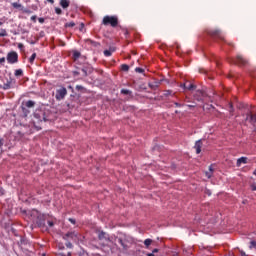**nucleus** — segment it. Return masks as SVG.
Instances as JSON below:
<instances>
[{"label":"nucleus","mask_w":256,"mask_h":256,"mask_svg":"<svg viewBox=\"0 0 256 256\" xmlns=\"http://www.w3.org/2000/svg\"><path fill=\"white\" fill-rule=\"evenodd\" d=\"M121 69H122V71H129V65L123 64V65L121 66Z\"/></svg>","instance_id":"b1692460"},{"label":"nucleus","mask_w":256,"mask_h":256,"mask_svg":"<svg viewBox=\"0 0 256 256\" xmlns=\"http://www.w3.org/2000/svg\"><path fill=\"white\" fill-rule=\"evenodd\" d=\"M234 63H236L237 65H245V60H244L243 56L238 55L236 58V61H234Z\"/></svg>","instance_id":"f8f14e48"},{"label":"nucleus","mask_w":256,"mask_h":256,"mask_svg":"<svg viewBox=\"0 0 256 256\" xmlns=\"http://www.w3.org/2000/svg\"><path fill=\"white\" fill-rule=\"evenodd\" d=\"M18 59H19V55L17 54V52H10L7 55L8 63H11V64L17 63Z\"/></svg>","instance_id":"20e7f679"},{"label":"nucleus","mask_w":256,"mask_h":256,"mask_svg":"<svg viewBox=\"0 0 256 256\" xmlns=\"http://www.w3.org/2000/svg\"><path fill=\"white\" fill-rule=\"evenodd\" d=\"M188 107H195L194 105H188Z\"/></svg>","instance_id":"3c124183"},{"label":"nucleus","mask_w":256,"mask_h":256,"mask_svg":"<svg viewBox=\"0 0 256 256\" xmlns=\"http://www.w3.org/2000/svg\"><path fill=\"white\" fill-rule=\"evenodd\" d=\"M113 53H115V48H110L109 50L104 51L105 57H111V55H113Z\"/></svg>","instance_id":"ddd939ff"},{"label":"nucleus","mask_w":256,"mask_h":256,"mask_svg":"<svg viewBox=\"0 0 256 256\" xmlns=\"http://www.w3.org/2000/svg\"><path fill=\"white\" fill-rule=\"evenodd\" d=\"M107 237H105V232H101L99 234V239H106Z\"/></svg>","instance_id":"a878e982"},{"label":"nucleus","mask_w":256,"mask_h":256,"mask_svg":"<svg viewBox=\"0 0 256 256\" xmlns=\"http://www.w3.org/2000/svg\"><path fill=\"white\" fill-rule=\"evenodd\" d=\"M175 105H176V107H181V104H179V103H175Z\"/></svg>","instance_id":"de8ad7c7"},{"label":"nucleus","mask_w":256,"mask_h":256,"mask_svg":"<svg viewBox=\"0 0 256 256\" xmlns=\"http://www.w3.org/2000/svg\"><path fill=\"white\" fill-rule=\"evenodd\" d=\"M3 89L4 90L11 89V82H7L6 84H4Z\"/></svg>","instance_id":"4be33fe9"},{"label":"nucleus","mask_w":256,"mask_h":256,"mask_svg":"<svg viewBox=\"0 0 256 256\" xmlns=\"http://www.w3.org/2000/svg\"><path fill=\"white\" fill-rule=\"evenodd\" d=\"M65 27L66 28L75 27L74 31H80L81 33H83V31L85 29V24L80 23V24L77 25L75 22H67L65 24Z\"/></svg>","instance_id":"7ed1b4c3"},{"label":"nucleus","mask_w":256,"mask_h":256,"mask_svg":"<svg viewBox=\"0 0 256 256\" xmlns=\"http://www.w3.org/2000/svg\"><path fill=\"white\" fill-rule=\"evenodd\" d=\"M22 11H23V13H27V14H31V13H32V11L29 10V9H23V8H22Z\"/></svg>","instance_id":"cd10ccee"},{"label":"nucleus","mask_w":256,"mask_h":256,"mask_svg":"<svg viewBox=\"0 0 256 256\" xmlns=\"http://www.w3.org/2000/svg\"><path fill=\"white\" fill-rule=\"evenodd\" d=\"M70 221H71L72 223H75V221H73L72 219H70Z\"/></svg>","instance_id":"603ef678"},{"label":"nucleus","mask_w":256,"mask_h":256,"mask_svg":"<svg viewBox=\"0 0 256 256\" xmlns=\"http://www.w3.org/2000/svg\"><path fill=\"white\" fill-rule=\"evenodd\" d=\"M213 33H221V30L216 29V30L213 31Z\"/></svg>","instance_id":"e433bc0d"},{"label":"nucleus","mask_w":256,"mask_h":256,"mask_svg":"<svg viewBox=\"0 0 256 256\" xmlns=\"http://www.w3.org/2000/svg\"><path fill=\"white\" fill-rule=\"evenodd\" d=\"M66 245H67V247H69V248L73 247V245H72L71 243H67Z\"/></svg>","instance_id":"a19ab883"},{"label":"nucleus","mask_w":256,"mask_h":256,"mask_svg":"<svg viewBox=\"0 0 256 256\" xmlns=\"http://www.w3.org/2000/svg\"><path fill=\"white\" fill-rule=\"evenodd\" d=\"M135 71H136V73H143V69L142 68H136Z\"/></svg>","instance_id":"c756f323"},{"label":"nucleus","mask_w":256,"mask_h":256,"mask_svg":"<svg viewBox=\"0 0 256 256\" xmlns=\"http://www.w3.org/2000/svg\"><path fill=\"white\" fill-rule=\"evenodd\" d=\"M240 256H247V254H245V252H240Z\"/></svg>","instance_id":"79ce46f5"},{"label":"nucleus","mask_w":256,"mask_h":256,"mask_svg":"<svg viewBox=\"0 0 256 256\" xmlns=\"http://www.w3.org/2000/svg\"><path fill=\"white\" fill-rule=\"evenodd\" d=\"M12 7H14L15 9H21L22 5L19 4V3H17V2H14V3L12 4Z\"/></svg>","instance_id":"6ab92c4d"},{"label":"nucleus","mask_w":256,"mask_h":256,"mask_svg":"<svg viewBox=\"0 0 256 256\" xmlns=\"http://www.w3.org/2000/svg\"><path fill=\"white\" fill-rule=\"evenodd\" d=\"M125 32H126V33H129V30H128V29H126V30H125Z\"/></svg>","instance_id":"8fccbe9b"},{"label":"nucleus","mask_w":256,"mask_h":256,"mask_svg":"<svg viewBox=\"0 0 256 256\" xmlns=\"http://www.w3.org/2000/svg\"><path fill=\"white\" fill-rule=\"evenodd\" d=\"M65 95H67V89L66 88H60L56 91V99L57 101H61L65 99Z\"/></svg>","instance_id":"39448f33"},{"label":"nucleus","mask_w":256,"mask_h":256,"mask_svg":"<svg viewBox=\"0 0 256 256\" xmlns=\"http://www.w3.org/2000/svg\"><path fill=\"white\" fill-rule=\"evenodd\" d=\"M0 25H3V22H0Z\"/></svg>","instance_id":"864d4df0"},{"label":"nucleus","mask_w":256,"mask_h":256,"mask_svg":"<svg viewBox=\"0 0 256 256\" xmlns=\"http://www.w3.org/2000/svg\"><path fill=\"white\" fill-rule=\"evenodd\" d=\"M79 237H81V235L75 232H70L64 235V239H72V241H79Z\"/></svg>","instance_id":"423d86ee"},{"label":"nucleus","mask_w":256,"mask_h":256,"mask_svg":"<svg viewBox=\"0 0 256 256\" xmlns=\"http://www.w3.org/2000/svg\"><path fill=\"white\" fill-rule=\"evenodd\" d=\"M73 57H74V59H79V57H81V53L75 51V52L73 53Z\"/></svg>","instance_id":"5701e85b"},{"label":"nucleus","mask_w":256,"mask_h":256,"mask_svg":"<svg viewBox=\"0 0 256 256\" xmlns=\"http://www.w3.org/2000/svg\"><path fill=\"white\" fill-rule=\"evenodd\" d=\"M102 25L105 27H119V17L106 15L102 19Z\"/></svg>","instance_id":"f257e3e1"},{"label":"nucleus","mask_w":256,"mask_h":256,"mask_svg":"<svg viewBox=\"0 0 256 256\" xmlns=\"http://www.w3.org/2000/svg\"><path fill=\"white\" fill-rule=\"evenodd\" d=\"M19 47L22 48V47H23V44H19Z\"/></svg>","instance_id":"09e8293b"},{"label":"nucleus","mask_w":256,"mask_h":256,"mask_svg":"<svg viewBox=\"0 0 256 256\" xmlns=\"http://www.w3.org/2000/svg\"><path fill=\"white\" fill-rule=\"evenodd\" d=\"M254 175H256V171L254 172Z\"/></svg>","instance_id":"6e6d98bb"},{"label":"nucleus","mask_w":256,"mask_h":256,"mask_svg":"<svg viewBox=\"0 0 256 256\" xmlns=\"http://www.w3.org/2000/svg\"><path fill=\"white\" fill-rule=\"evenodd\" d=\"M48 225H49V227H53V225H54L53 221H48Z\"/></svg>","instance_id":"72a5a7b5"},{"label":"nucleus","mask_w":256,"mask_h":256,"mask_svg":"<svg viewBox=\"0 0 256 256\" xmlns=\"http://www.w3.org/2000/svg\"><path fill=\"white\" fill-rule=\"evenodd\" d=\"M250 247H256V242H255V241H252Z\"/></svg>","instance_id":"f704fd0d"},{"label":"nucleus","mask_w":256,"mask_h":256,"mask_svg":"<svg viewBox=\"0 0 256 256\" xmlns=\"http://www.w3.org/2000/svg\"><path fill=\"white\" fill-rule=\"evenodd\" d=\"M5 35H7V34H5V33H0V37H5Z\"/></svg>","instance_id":"a18cd8bd"},{"label":"nucleus","mask_w":256,"mask_h":256,"mask_svg":"<svg viewBox=\"0 0 256 256\" xmlns=\"http://www.w3.org/2000/svg\"><path fill=\"white\" fill-rule=\"evenodd\" d=\"M147 256H155V254L152 252V253H148Z\"/></svg>","instance_id":"c03bdc74"},{"label":"nucleus","mask_w":256,"mask_h":256,"mask_svg":"<svg viewBox=\"0 0 256 256\" xmlns=\"http://www.w3.org/2000/svg\"><path fill=\"white\" fill-rule=\"evenodd\" d=\"M160 85L159 82H155L154 84H150L151 89H155L156 87H158Z\"/></svg>","instance_id":"393cba45"},{"label":"nucleus","mask_w":256,"mask_h":256,"mask_svg":"<svg viewBox=\"0 0 256 256\" xmlns=\"http://www.w3.org/2000/svg\"><path fill=\"white\" fill-rule=\"evenodd\" d=\"M152 253H159V249H154L153 251H152Z\"/></svg>","instance_id":"58836bf2"},{"label":"nucleus","mask_w":256,"mask_h":256,"mask_svg":"<svg viewBox=\"0 0 256 256\" xmlns=\"http://www.w3.org/2000/svg\"><path fill=\"white\" fill-rule=\"evenodd\" d=\"M213 171H214V168H213V165H211V166L209 167V171L205 173V175H206V177H207L208 179H211V177H212V175H213Z\"/></svg>","instance_id":"4468645a"},{"label":"nucleus","mask_w":256,"mask_h":256,"mask_svg":"<svg viewBox=\"0 0 256 256\" xmlns=\"http://www.w3.org/2000/svg\"><path fill=\"white\" fill-rule=\"evenodd\" d=\"M3 147V139L0 138V148Z\"/></svg>","instance_id":"4c0bfd02"},{"label":"nucleus","mask_w":256,"mask_h":256,"mask_svg":"<svg viewBox=\"0 0 256 256\" xmlns=\"http://www.w3.org/2000/svg\"><path fill=\"white\" fill-rule=\"evenodd\" d=\"M35 59H37V54H36V53H33V54L31 55V57L29 58V62H30L31 64H33V62L35 61Z\"/></svg>","instance_id":"dca6fc26"},{"label":"nucleus","mask_w":256,"mask_h":256,"mask_svg":"<svg viewBox=\"0 0 256 256\" xmlns=\"http://www.w3.org/2000/svg\"><path fill=\"white\" fill-rule=\"evenodd\" d=\"M61 255H62V256H69V255H71V253L68 252L67 255L64 254V253H62Z\"/></svg>","instance_id":"37998d69"},{"label":"nucleus","mask_w":256,"mask_h":256,"mask_svg":"<svg viewBox=\"0 0 256 256\" xmlns=\"http://www.w3.org/2000/svg\"><path fill=\"white\" fill-rule=\"evenodd\" d=\"M15 77H21V75H23V70L21 69H17L14 73Z\"/></svg>","instance_id":"f3484780"},{"label":"nucleus","mask_w":256,"mask_h":256,"mask_svg":"<svg viewBox=\"0 0 256 256\" xmlns=\"http://www.w3.org/2000/svg\"><path fill=\"white\" fill-rule=\"evenodd\" d=\"M55 13H56V15H61L63 13V10H61V8H59V7H56Z\"/></svg>","instance_id":"412c9836"},{"label":"nucleus","mask_w":256,"mask_h":256,"mask_svg":"<svg viewBox=\"0 0 256 256\" xmlns=\"http://www.w3.org/2000/svg\"><path fill=\"white\" fill-rule=\"evenodd\" d=\"M31 21H33V23H37V16H31Z\"/></svg>","instance_id":"c85d7f7f"},{"label":"nucleus","mask_w":256,"mask_h":256,"mask_svg":"<svg viewBox=\"0 0 256 256\" xmlns=\"http://www.w3.org/2000/svg\"><path fill=\"white\" fill-rule=\"evenodd\" d=\"M250 119L253 123H256V114L255 115H251Z\"/></svg>","instance_id":"bb28decb"},{"label":"nucleus","mask_w":256,"mask_h":256,"mask_svg":"<svg viewBox=\"0 0 256 256\" xmlns=\"http://www.w3.org/2000/svg\"><path fill=\"white\" fill-rule=\"evenodd\" d=\"M248 158L247 157H241L237 160L236 165L237 167H241V165H247Z\"/></svg>","instance_id":"6e6552de"},{"label":"nucleus","mask_w":256,"mask_h":256,"mask_svg":"<svg viewBox=\"0 0 256 256\" xmlns=\"http://www.w3.org/2000/svg\"><path fill=\"white\" fill-rule=\"evenodd\" d=\"M152 243H153V240H151V239H146L144 241V245L146 246V248H149V245H151Z\"/></svg>","instance_id":"a211bd4d"},{"label":"nucleus","mask_w":256,"mask_h":256,"mask_svg":"<svg viewBox=\"0 0 256 256\" xmlns=\"http://www.w3.org/2000/svg\"><path fill=\"white\" fill-rule=\"evenodd\" d=\"M251 189H252V191H256V183H253V184L251 185Z\"/></svg>","instance_id":"2f4dec72"},{"label":"nucleus","mask_w":256,"mask_h":256,"mask_svg":"<svg viewBox=\"0 0 256 256\" xmlns=\"http://www.w3.org/2000/svg\"><path fill=\"white\" fill-rule=\"evenodd\" d=\"M201 147H203V142H201V140H198L194 146V148L196 149L197 155H199V153H201Z\"/></svg>","instance_id":"1a4fd4ad"},{"label":"nucleus","mask_w":256,"mask_h":256,"mask_svg":"<svg viewBox=\"0 0 256 256\" xmlns=\"http://www.w3.org/2000/svg\"><path fill=\"white\" fill-rule=\"evenodd\" d=\"M71 5V1L69 0H60V6L62 9H68V7Z\"/></svg>","instance_id":"9d476101"},{"label":"nucleus","mask_w":256,"mask_h":256,"mask_svg":"<svg viewBox=\"0 0 256 256\" xmlns=\"http://www.w3.org/2000/svg\"><path fill=\"white\" fill-rule=\"evenodd\" d=\"M206 97H207V94L202 90H198L194 95V98L196 99V101H203V99Z\"/></svg>","instance_id":"0eeeda50"},{"label":"nucleus","mask_w":256,"mask_h":256,"mask_svg":"<svg viewBox=\"0 0 256 256\" xmlns=\"http://www.w3.org/2000/svg\"><path fill=\"white\" fill-rule=\"evenodd\" d=\"M166 95H171V91L170 90L166 91Z\"/></svg>","instance_id":"49530a36"},{"label":"nucleus","mask_w":256,"mask_h":256,"mask_svg":"<svg viewBox=\"0 0 256 256\" xmlns=\"http://www.w3.org/2000/svg\"><path fill=\"white\" fill-rule=\"evenodd\" d=\"M1 87H3V86L0 84V89H1Z\"/></svg>","instance_id":"5fc2aeb1"},{"label":"nucleus","mask_w":256,"mask_h":256,"mask_svg":"<svg viewBox=\"0 0 256 256\" xmlns=\"http://www.w3.org/2000/svg\"><path fill=\"white\" fill-rule=\"evenodd\" d=\"M30 215L32 217V220L38 227L45 226V215L39 213V211L37 210H32Z\"/></svg>","instance_id":"f03ea898"},{"label":"nucleus","mask_w":256,"mask_h":256,"mask_svg":"<svg viewBox=\"0 0 256 256\" xmlns=\"http://www.w3.org/2000/svg\"><path fill=\"white\" fill-rule=\"evenodd\" d=\"M39 23L43 24L45 23V18H38Z\"/></svg>","instance_id":"7c9ffc66"},{"label":"nucleus","mask_w":256,"mask_h":256,"mask_svg":"<svg viewBox=\"0 0 256 256\" xmlns=\"http://www.w3.org/2000/svg\"><path fill=\"white\" fill-rule=\"evenodd\" d=\"M181 87H183V89H187L188 91H191V90H193L195 85H193L190 82H186V83L182 84Z\"/></svg>","instance_id":"9b49d317"},{"label":"nucleus","mask_w":256,"mask_h":256,"mask_svg":"<svg viewBox=\"0 0 256 256\" xmlns=\"http://www.w3.org/2000/svg\"><path fill=\"white\" fill-rule=\"evenodd\" d=\"M48 3H51V5H53V3H55V0H47Z\"/></svg>","instance_id":"c9c22d12"},{"label":"nucleus","mask_w":256,"mask_h":256,"mask_svg":"<svg viewBox=\"0 0 256 256\" xmlns=\"http://www.w3.org/2000/svg\"><path fill=\"white\" fill-rule=\"evenodd\" d=\"M4 62H5V58H0V65H3Z\"/></svg>","instance_id":"473e14b6"},{"label":"nucleus","mask_w":256,"mask_h":256,"mask_svg":"<svg viewBox=\"0 0 256 256\" xmlns=\"http://www.w3.org/2000/svg\"><path fill=\"white\" fill-rule=\"evenodd\" d=\"M3 193H4L3 188H0V195H3Z\"/></svg>","instance_id":"ea45409f"},{"label":"nucleus","mask_w":256,"mask_h":256,"mask_svg":"<svg viewBox=\"0 0 256 256\" xmlns=\"http://www.w3.org/2000/svg\"><path fill=\"white\" fill-rule=\"evenodd\" d=\"M121 93H122L123 95H131V91H130V90H127V89H122V90H121Z\"/></svg>","instance_id":"aec40b11"},{"label":"nucleus","mask_w":256,"mask_h":256,"mask_svg":"<svg viewBox=\"0 0 256 256\" xmlns=\"http://www.w3.org/2000/svg\"><path fill=\"white\" fill-rule=\"evenodd\" d=\"M26 107L31 108V107H35V102L32 100H29L26 102Z\"/></svg>","instance_id":"2eb2a0df"}]
</instances>
